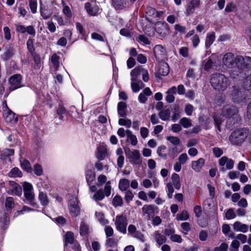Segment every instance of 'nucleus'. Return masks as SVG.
Masks as SVG:
<instances>
[{
	"instance_id": "nucleus-48",
	"label": "nucleus",
	"mask_w": 251,
	"mask_h": 251,
	"mask_svg": "<svg viewBox=\"0 0 251 251\" xmlns=\"http://www.w3.org/2000/svg\"><path fill=\"white\" fill-rule=\"evenodd\" d=\"M14 54V49L13 47H9L8 48L6 51L4 53V58L5 60H8L11 57H12V56Z\"/></svg>"
},
{
	"instance_id": "nucleus-6",
	"label": "nucleus",
	"mask_w": 251,
	"mask_h": 251,
	"mask_svg": "<svg viewBox=\"0 0 251 251\" xmlns=\"http://www.w3.org/2000/svg\"><path fill=\"white\" fill-rule=\"evenodd\" d=\"M155 30L160 39L164 38L169 34V29L166 23L159 22L155 25Z\"/></svg>"
},
{
	"instance_id": "nucleus-5",
	"label": "nucleus",
	"mask_w": 251,
	"mask_h": 251,
	"mask_svg": "<svg viewBox=\"0 0 251 251\" xmlns=\"http://www.w3.org/2000/svg\"><path fill=\"white\" fill-rule=\"evenodd\" d=\"M115 225L117 230L124 234L126 233L127 220L126 216L123 215H117L115 220Z\"/></svg>"
},
{
	"instance_id": "nucleus-20",
	"label": "nucleus",
	"mask_w": 251,
	"mask_h": 251,
	"mask_svg": "<svg viewBox=\"0 0 251 251\" xmlns=\"http://www.w3.org/2000/svg\"><path fill=\"white\" fill-rule=\"evenodd\" d=\"M85 177L88 185L92 184L96 177L95 172L91 169L86 170L85 171Z\"/></svg>"
},
{
	"instance_id": "nucleus-8",
	"label": "nucleus",
	"mask_w": 251,
	"mask_h": 251,
	"mask_svg": "<svg viewBox=\"0 0 251 251\" xmlns=\"http://www.w3.org/2000/svg\"><path fill=\"white\" fill-rule=\"evenodd\" d=\"M10 85L9 89L14 91L22 87V76L19 74H16L11 76L8 80Z\"/></svg>"
},
{
	"instance_id": "nucleus-45",
	"label": "nucleus",
	"mask_w": 251,
	"mask_h": 251,
	"mask_svg": "<svg viewBox=\"0 0 251 251\" xmlns=\"http://www.w3.org/2000/svg\"><path fill=\"white\" fill-rule=\"evenodd\" d=\"M112 204L114 207L121 206L123 204V200L120 196L116 195L112 201Z\"/></svg>"
},
{
	"instance_id": "nucleus-42",
	"label": "nucleus",
	"mask_w": 251,
	"mask_h": 251,
	"mask_svg": "<svg viewBox=\"0 0 251 251\" xmlns=\"http://www.w3.org/2000/svg\"><path fill=\"white\" fill-rule=\"evenodd\" d=\"M40 13L41 15L43 18L45 19H48L51 16V13L49 12L46 9V7L44 6L42 3L40 6Z\"/></svg>"
},
{
	"instance_id": "nucleus-53",
	"label": "nucleus",
	"mask_w": 251,
	"mask_h": 251,
	"mask_svg": "<svg viewBox=\"0 0 251 251\" xmlns=\"http://www.w3.org/2000/svg\"><path fill=\"white\" fill-rule=\"evenodd\" d=\"M236 215V213H235L233 209L230 208L226 211L225 217L226 219L231 220L235 218Z\"/></svg>"
},
{
	"instance_id": "nucleus-18",
	"label": "nucleus",
	"mask_w": 251,
	"mask_h": 251,
	"mask_svg": "<svg viewBox=\"0 0 251 251\" xmlns=\"http://www.w3.org/2000/svg\"><path fill=\"white\" fill-rule=\"evenodd\" d=\"M210 83L214 89L219 91L220 75L218 74H213L210 79Z\"/></svg>"
},
{
	"instance_id": "nucleus-55",
	"label": "nucleus",
	"mask_w": 251,
	"mask_h": 251,
	"mask_svg": "<svg viewBox=\"0 0 251 251\" xmlns=\"http://www.w3.org/2000/svg\"><path fill=\"white\" fill-rule=\"evenodd\" d=\"M167 140L174 145H178L180 143V140L177 137L170 136L167 137Z\"/></svg>"
},
{
	"instance_id": "nucleus-17",
	"label": "nucleus",
	"mask_w": 251,
	"mask_h": 251,
	"mask_svg": "<svg viewBox=\"0 0 251 251\" xmlns=\"http://www.w3.org/2000/svg\"><path fill=\"white\" fill-rule=\"evenodd\" d=\"M117 111L120 117H126L127 115V105L126 103L124 101H120L117 105Z\"/></svg>"
},
{
	"instance_id": "nucleus-40",
	"label": "nucleus",
	"mask_w": 251,
	"mask_h": 251,
	"mask_svg": "<svg viewBox=\"0 0 251 251\" xmlns=\"http://www.w3.org/2000/svg\"><path fill=\"white\" fill-rule=\"evenodd\" d=\"M22 173L21 171L17 167H15L11 169L8 174V176L10 177H22Z\"/></svg>"
},
{
	"instance_id": "nucleus-29",
	"label": "nucleus",
	"mask_w": 251,
	"mask_h": 251,
	"mask_svg": "<svg viewBox=\"0 0 251 251\" xmlns=\"http://www.w3.org/2000/svg\"><path fill=\"white\" fill-rule=\"evenodd\" d=\"M63 6L62 12L63 14L68 18H71L73 16V12L70 7L68 6L64 1H62Z\"/></svg>"
},
{
	"instance_id": "nucleus-37",
	"label": "nucleus",
	"mask_w": 251,
	"mask_h": 251,
	"mask_svg": "<svg viewBox=\"0 0 251 251\" xmlns=\"http://www.w3.org/2000/svg\"><path fill=\"white\" fill-rule=\"evenodd\" d=\"M112 4L117 10L122 9L125 7V0H112Z\"/></svg>"
},
{
	"instance_id": "nucleus-63",
	"label": "nucleus",
	"mask_w": 251,
	"mask_h": 251,
	"mask_svg": "<svg viewBox=\"0 0 251 251\" xmlns=\"http://www.w3.org/2000/svg\"><path fill=\"white\" fill-rule=\"evenodd\" d=\"M194 110V106L191 104H187L185 105L184 111L188 116H191Z\"/></svg>"
},
{
	"instance_id": "nucleus-50",
	"label": "nucleus",
	"mask_w": 251,
	"mask_h": 251,
	"mask_svg": "<svg viewBox=\"0 0 251 251\" xmlns=\"http://www.w3.org/2000/svg\"><path fill=\"white\" fill-rule=\"evenodd\" d=\"M33 42V39L31 38H29L26 42L27 48L31 54H33L35 51Z\"/></svg>"
},
{
	"instance_id": "nucleus-3",
	"label": "nucleus",
	"mask_w": 251,
	"mask_h": 251,
	"mask_svg": "<svg viewBox=\"0 0 251 251\" xmlns=\"http://www.w3.org/2000/svg\"><path fill=\"white\" fill-rule=\"evenodd\" d=\"M24 194L25 201L31 206L37 208V203L35 201L32 185L28 182H24L23 185Z\"/></svg>"
},
{
	"instance_id": "nucleus-58",
	"label": "nucleus",
	"mask_w": 251,
	"mask_h": 251,
	"mask_svg": "<svg viewBox=\"0 0 251 251\" xmlns=\"http://www.w3.org/2000/svg\"><path fill=\"white\" fill-rule=\"evenodd\" d=\"M137 41L139 42L142 43L145 45L150 44V42L148 37L143 35H139L137 37Z\"/></svg>"
},
{
	"instance_id": "nucleus-64",
	"label": "nucleus",
	"mask_w": 251,
	"mask_h": 251,
	"mask_svg": "<svg viewBox=\"0 0 251 251\" xmlns=\"http://www.w3.org/2000/svg\"><path fill=\"white\" fill-rule=\"evenodd\" d=\"M105 244L109 247H112L117 245V242L115 239L108 237L107 238Z\"/></svg>"
},
{
	"instance_id": "nucleus-19",
	"label": "nucleus",
	"mask_w": 251,
	"mask_h": 251,
	"mask_svg": "<svg viewBox=\"0 0 251 251\" xmlns=\"http://www.w3.org/2000/svg\"><path fill=\"white\" fill-rule=\"evenodd\" d=\"M233 165L234 162L232 159H228L226 156L221 158V166H226V169L230 170L233 168Z\"/></svg>"
},
{
	"instance_id": "nucleus-2",
	"label": "nucleus",
	"mask_w": 251,
	"mask_h": 251,
	"mask_svg": "<svg viewBox=\"0 0 251 251\" xmlns=\"http://www.w3.org/2000/svg\"><path fill=\"white\" fill-rule=\"evenodd\" d=\"M88 186L91 192H96L92 197V199L95 201H100L104 198L105 196L108 197L111 194V182L110 181H108L107 182H106L104 190L100 189L97 191V188L96 185H92L90 184Z\"/></svg>"
},
{
	"instance_id": "nucleus-38",
	"label": "nucleus",
	"mask_w": 251,
	"mask_h": 251,
	"mask_svg": "<svg viewBox=\"0 0 251 251\" xmlns=\"http://www.w3.org/2000/svg\"><path fill=\"white\" fill-rule=\"evenodd\" d=\"M5 206L7 211L11 210L15 206V202L12 197H7L5 200Z\"/></svg>"
},
{
	"instance_id": "nucleus-43",
	"label": "nucleus",
	"mask_w": 251,
	"mask_h": 251,
	"mask_svg": "<svg viewBox=\"0 0 251 251\" xmlns=\"http://www.w3.org/2000/svg\"><path fill=\"white\" fill-rule=\"evenodd\" d=\"M59 57L56 53H54L51 56V63L53 64V68L55 70H57L59 67Z\"/></svg>"
},
{
	"instance_id": "nucleus-1",
	"label": "nucleus",
	"mask_w": 251,
	"mask_h": 251,
	"mask_svg": "<svg viewBox=\"0 0 251 251\" xmlns=\"http://www.w3.org/2000/svg\"><path fill=\"white\" fill-rule=\"evenodd\" d=\"M249 129L243 128L232 132L229 137L230 143L234 146H241L247 139Z\"/></svg>"
},
{
	"instance_id": "nucleus-32",
	"label": "nucleus",
	"mask_w": 251,
	"mask_h": 251,
	"mask_svg": "<svg viewBox=\"0 0 251 251\" xmlns=\"http://www.w3.org/2000/svg\"><path fill=\"white\" fill-rule=\"evenodd\" d=\"M172 180L175 188L179 190L181 187L179 175L177 174L174 173L172 176Z\"/></svg>"
},
{
	"instance_id": "nucleus-11",
	"label": "nucleus",
	"mask_w": 251,
	"mask_h": 251,
	"mask_svg": "<svg viewBox=\"0 0 251 251\" xmlns=\"http://www.w3.org/2000/svg\"><path fill=\"white\" fill-rule=\"evenodd\" d=\"M142 209L143 214L147 215L149 219L152 218L158 212V207L152 204H145Z\"/></svg>"
},
{
	"instance_id": "nucleus-54",
	"label": "nucleus",
	"mask_w": 251,
	"mask_h": 251,
	"mask_svg": "<svg viewBox=\"0 0 251 251\" xmlns=\"http://www.w3.org/2000/svg\"><path fill=\"white\" fill-rule=\"evenodd\" d=\"M132 81L131 83V87L133 92H137L140 90V87H139V85L137 84L136 82V78L132 77L131 79Z\"/></svg>"
},
{
	"instance_id": "nucleus-30",
	"label": "nucleus",
	"mask_w": 251,
	"mask_h": 251,
	"mask_svg": "<svg viewBox=\"0 0 251 251\" xmlns=\"http://www.w3.org/2000/svg\"><path fill=\"white\" fill-rule=\"evenodd\" d=\"M171 111L169 109L161 110L158 113L159 118L163 120L167 121L170 118Z\"/></svg>"
},
{
	"instance_id": "nucleus-12",
	"label": "nucleus",
	"mask_w": 251,
	"mask_h": 251,
	"mask_svg": "<svg viewBox=\"0 0 251 251\" xmlns=\"http://www.w3.org/2000/svg\"><path fill=\"white\" fill-rule=\"evenodd\" d=\"M146 13V19L149 22H151L153 18L160 17L163 14L162 11H157L151 7H148Z\"/></svg>"
},
{
	"instance_id": "nucleus-31",
	"label": "nucleus",
	"mask_w": 251,
	"mask_h": 251,
	"mask_svg": "<svg viewBox=\"0 0 251 251\" xmlns=\"http://www.w3.org/2000/svg\"><path fill=\"white\" fill-rule=\"evenodd\" d=\"M215 39L214 32L208 33L205 41V47L206 49L209 48L213 44Z\"/></svg>"
},
{
	"instance_id": "nucleus-16",
	"label": "nucleus",
	"mask_w": 251,
	"mask_h": 251,
	"mask_svg": "<svg viewBox=\"0 0 251 251\" xmlns=\"http://www.w3.org/2000/svg\"><path fill=\"white\" fill-rule=\"evenodd\" d=\"M231 97L233 101L235 103H240L245 100L244 95L238 89L234 88L231 94Z\"/></svg>"
},
{
	"instance_id": "nucleus-7",
	"label": "nucleus",
	"mask_w": 251,
	"mask_h": 251,
	"mask_svg": "<svg viewBox=\"0 0 251 251\" xmlns=\"http://www.w3.org/2000/svg\"><path fill=\"white\" fill-rule=\"evenodd\" d=\"M78 201L76 197H71L69 200V208L73 217H77L80 214V208L78 205Z\"/></svg>"
},
{
	"instance_id": "nucleus-28",
	"label": "nucleus",
	"mask_w": 251,
	"mask_h": 251,
	"mask_svg": "<svg viewBox=\"0 0 251 251\" xmlns=\"http://www.w3.org/2000/svg\"><path fill=\"white\" fill-rule=\"evenodd\" d=\"M170 72L169 67L167 63L162 64L158 69L159 74L163 76L167 75Z\"/></svg>"
},
{
	"instance_id": "nucleus-14",
	"label": "nucleus",
	"mask_w": 251,
	"mask_h": 251,
	"mask_svg": "<svg viewBox=\"0 0 251 251\" xmlns=\"http://www.w3.org/2000/svg\"><path fill=\"white\" fill-rule=\"evenodd\" d=\"M223 62L224 64L228 68L232 67L235 63L237 64L233 54L231 52L227 53L224 56Z\"/></svg>"
},
{
	"instance_id": "nucleus-62",
	"label": "nucleus",
	"mask_w": 251,
	"mask_h": 251,
	"mask_svg": "<svg viewBox=\"0 0 251 251\" xmlns=\"http://www.w3.org/2000/svg\"><path fill=\"white\" fill-rule=\"evenodd\" d=\"M238 60L240 61L241 60H243L244 64L246 63V62H248V63L246 64V67L248 69L251 68V57L246 56L245 58H242L241 57L238 58Z\"/></svg>"
},
{
	"instance_id": "nucleus-34",
	"label": "nucleus",
	"mask_w": 251,
	"mask_h": 251,
	"mask_svg": "<svg viewBox=\"0 0 251 251\" xmlns=\"http://www.w3.org/2000/svg\"><path fill=\"white\" fill-rule=\"evenodd\" d=\"M89 233V227L84 222H81L80 226V234L81 236H85Z\"/></svg>"
},
{
	"instance_id": "nucleus-57",
	"label": "nucleus",
	"mask_w": 251,
	"mask_h": 251,
	"mask_svg": "<svg viewBox=\"0 0 251 251\" xmlns=\"http://www.w3.org/2000/svg\"><path fill=\"white\" fill-rule=\"evenodd\" d=\"M244 87L247 90H251V74L246 78L244 82Z\"/></svg>"
},
{
	"instance_id": "nucleus-10",
	"label": "nucleus",
	"mask_w": 251,
	"mask_h": 251,
	"mask_svg": "<svg viewBox=\"0 0 251 251\" xmlns=\"http://www.w3.org/2000/svg\"><path fill=\"white\" fill-rule=\"evenodd\" d=\"M153 52L156 60L158 62L163 61L167 54L165 49L160 45H157L154 47Z\"/></svg>"
},
{
	"instance_id": "nucleus-35",
	"label": "nucleus",
	"mask_w": 251,
	"mask_h": 251,
	"mask_svg": "<svg viewBox=\"0 0 251 251\" xmlns=\"http://www.w3.org/2000/svg\"><path fill=\"white\" fill-rule=\"evenodd\" d=\"M21 166L24 170L27 173H31L32 171L29 161L26 159H24L22 162H21Z\"/></svg>"
},
{
	"instance_id": "nucleus-59",
	"label": "nucleus",
	"mask_w": 251,
	"mask_h": 251,
	"mask_svg": "<svg viewBox=\"0 0 251 251\" xmlns=\"http://www.w3.org/2000/svg\"><path fill=\"white\" fill-rule=\"evenodd\" d=\"M29 5L32 13H35L37 11V0H30Z\"/></svg>"
},
{
	"instance_id": "nucleus-41",
	"label": "nucleus",
	"mask_w": 251,
	"mask_h": 251,
	"mask_svg": "<svg viewBox=\"0 0 251 251\" xmlns=\"http://www.w3.org/2000/svg\"><path fill=\"white\" fill-rule=\"evenodd\" d=\"M179 124L184 128H189L192 126L191 120L189 118L186 117L181 118L179 121Z\"/></svg>"
},
{
	"instance_id": "nucleus-13",
	"label": "nucleus",
	"mask_w": 251,
	"mask_h": 251,
	"mask_svg": "<svg viewBox=\"0 0 251 251\" xmlns=\"http://www.w3.org/2000/svg\"><path fill=\"white\" fill-rule=\"evenodd\" d=\"M3 117L7 123H16L18 118L15 117V114L9 108H6L3 111Z\"/></svg>"
},
{
	"instance_id": "nucleus-9",
	"label": "nucleus",
	"mask_w": 251,
	"mask_h": 251,
	"mask_svg": "<svg viewBox=\"0 0 251 251\" xmlns=\"http://www.w3.org/2000/svg\"><path fill=\"white\" fill-rule=\"evenodd\" d=\"M220 60L216 54L211 55L204 65V70L208 71L210 69L217 67L219 64Z\"/></svg>"
},
{
	"instance_id": "nucleus-52",
	"label": "nucleus",
	"mask_w": 251,
	"mask_h": 251,
	"mask_svg": "<svg viewBox=\"0 0 251 251\" xmlns=\"http://www.w3.org/2000/svg\"><path fill=\"white\" fill-rule=\"evenodd\" d=\"M106 176L104 175H100L98 177V182L97 185L98 187L101 186L105 183H106L107 181Z\"/></svg>"
},
{
	"instance_id": "nucleus-25",
	"label": "nucleus",
	"mask_w": 251,
	"mask_h": 251,
	"mask_svg": "<svg viewBox=\"0 0 251 251\" xmlns=\"http://www.w3.org/2000/svg\"><path fill=\"white\" fill-rule=\"evenodd\" d=\"M106 151V149L103 146L98 148L97 151L96 153L97 158L99 160L104 159L105 157Z\"/></svg>"
},
{
	"instance_id": "nucleus-51",
	"label": "nucleus",
	"mask_w": 251,
	"mask_h": 251,
	"mask_svg": "<svg viewBox=\"0 0 251 251\" xmlns=\"http://www.w3.org/2000/svg\"><path fill=\"white\" fill-rule=\"evenodd\" d=\"M34 174L37 176H40L43 174V171L42 167L39 164H36L33 166Z\"/></svg>"
},
{
	"instance_id": "nucleus-27",
	"label": "nucleus",
	"mask_w": 251,
	"mask_h": 251,
	"mask_svg": "<svg viewBox=\"0 0 251 251\" xmlns=\"http://www.w3.org/2000/svg\"><path fill=\"white\" fill-rule=\"evenodd\" d=\"M74 241L75 236L74 233L71 231H67L65 235V246H67L68 244H73Z\"/></svg>"
},
{
	"instance_id": "nucleus-22",
	"label": "nucleus",
	"mask_w": 251,
	"mask_h": 251,
	"mask_svg": "<svg viewBox=\"0 0 251 251\" xmlns=\"http://www.w3.org/2000/svg\"><path fill=\"white\" fill-rule=\"evenodd\" d=\"M9 184L12 188V193H14L16 195L20 196L22 193V189L21 186L13 181H9Z\"/></svg>"
},
{
	"instance_id": "nucleus-61",
	"label": "nucleus",
	"mask_w": 251,
	"mask_h": 251,
	"mask_svg": "<svg viewBox=\"0 0 251 251\" xmlns=\"http://www.w3.org/2000/svg\"><path fill=\"white\" fill-rule=\"evenodd\" d=\"M166 149V147L164 145H162L161 146H159L157 151V154L158 155L161 157V158H163L164 159H166L167 158V154L165 153H163L162 152V151L165 150Z\"/></svg>"
},
{
	"instance_id": "nucleus-49",
	"label": "nucleus",
	"mask_w": 251,
	"mask_h": 251,
	"mask_svg": "<svg viewBox=\"0 0 251 251\" xmlns=\"http://www.w3.org/2000/svg\"><path fill=\"white\" fill-rule=\"evenodd\" d=\"M118 123L121 126L130 127L131 126V121L128 119L121 118L119 120Z\"/></svg>"
},
{
	"instance_id": "nucleus-44",
	"label": "nucleus",
	"mask_w": 251,
	"mask_h": 251,
	"mask_svg": "<svg viewBox=\"0 0 251 251\" xmlns=\"http://www.w3.org/2000/svg\"><path fill=\"white\" fill-rule=\"evenodd\" d=\"M67 112L66 108L61 104H59L58 107L56 109V113L59 116V119L63 120V115H65Z\"/></svg>"
},
{
	"instance_id": "nucleus-46",
	"label": "nucleus",
	"mask_w": 251,
	"mask_h": 251,
	"mask_svg": "<svg viewBox=\"0 0 251 251\" xmlns=\"http://www.w3.org/2000/svg\"><path fill=\"white\" fill-rule=\"evenodd\" d=\"M144 68L141 67H135L132 70L130 73L131 76L133 78L137 77L140 74H142Z\"/></svg>"
},
{
	"instance_id": "nucleus-56",
	"label": "nucleus",
	"mask_w": 251,
	"mask_h": 251,
	"mask_svg": "<svg viewBox=\"0 0 251 251\" xmlns=\"http://www.w3.org/2000/svg\"><path fill=\"white\" fill-rule=\"evenodd\" d=\"M240 243L237 240H234L230 245V251H238Z\"/></svg>"
},
{
	"instance_id": "nucleus-24",
	"label": "nucleus",
	"mask_w": 251,
	"mask_h": 251,
	"mask_svg": "<svg viewBox=\"0 0 251 251\" xmlns=\"http://www.w3.org/2000/svg\"><path fill=\"white\" fill-rule=\"evenodd\" d=\"M226 109L227 110L226 113H225L224 110L223 111V113L224 115L229 117L227 120L228 122H231L233 119L238 118V115L235 114L237 111L236 109L229 110L228 108H226Z\"/></svg>"
},
{
	"instance_id": "nucleus-26",
	"label": "nucleus",
	"mask_w": 251,
	"mask_h": 251,
	"mask_svg": "<svg viewBox=\"0 0 251 251\" xmlns=\"http://www.w3.org/2000/svg\"><path fill=\"white\" fill-rule=\"evenodd\" d=\"M154 238L157 244L160 246L165 243L167 241V238L165 235L161 234L158 231L154 233Z\"/></svg>"
},
{
	"instance_id": "nucleus-33",
	"label": "nucleus",
	"mask_w": 251,
	"mask_h": 251,
	"mask_svg": "<svg viewBox=\"0 0 251 251\" xmlns=\"http://www.w3.org/2000/svg\"><path fill=\"white\" fill-rule=\"evenodd\" d=\"M129 187V181L126 178L122 179L119 181V188L122 191H126Z\"/></svg>"
},
{
	"instance_id": "nucleus-60",
	"label": "nucleus",
	"mask_w": 251,
	"mask_h": 251,
	"mask_svg": "<svg viewBox=\"0 0 251 251\" xmlns=\"http://www.w3.org/2000/svg\"><path fill=\"white\" fill-rule=\"evenodd\" d=\"M174 28L176 33L179 32L181 34H184L186 32V27L182 26L179 24L175 25Z\"/></svg>"
},
{
	"instance_id": "nucleus-23",
	"label": "nucleus",
	"mask_w": 251,
	"mask_h": 251,
	"mask_svg": "<svg viewBox=\"0 0 251 251\" xmlns=\"http://www.w3.org/2000/svg\"><path fill=\"white\" fill-rule=\"evenodd\" d=\"M204 164V159L201 158L192 162V167L196 172H199Z\"/></svg>"
},
{
	"instance_id": "nucleus-4",
	"label": "nucleus",
	"mask_w": 251,
	"mask_h": 251,
	"mask_svg": "<svg viewBox=\"0 0 251 251\" xmlns=\"http://www.w3.org/2000/svg\"><path fill=\"white\" fill-rule=\"evenodd\" d=\"M126 157L129 159V162L134 165H141L142 160L141 158V155L139 151L137 150H134L131 151L129 149L125 150Z\"/></svg>"
},
{
	"instance_id": "nucleus-15",
	"label": "nucleus",
	"mask_w": 251,
	"mask_h": 251,
	"mask_svg": "<svg viewBox=\"0 0 251 251\" xmlns=\"http://www.w3.org/2000/svg\"><path fill=\"white\" fill-rule=\"evenodd\" d=\"M232 227L233 230L236 232L246 233L249 230V226L247 225L243 224L239 221L235 222L232 225Z\"/></svg>"
},
{
	"instance_id": "nucleus-21",
	"label": "nucleus",
	"mask_w": 251,
	"mask_h": 251,
	"mask_svg": "<svg viewBox=\"0 0 251 251\" xmlns=\"http://www.w3.org/2000/svg\"><path fill=\"white\" fill-rule=\"evenodd\" d=\"M85 8L88 13L91 16H95L99 12V7L97 6H92L89 2L85 4Z\"/></svg>"
},
{
	"instance_id": "nucleus-36",
	"label": "nucleus",
	"mask_w": 251,
	"mask_h": 251,
	"mask_svg": "<svg viewBox=\"0 0 251 251\" xmlns=\"http://www.w3.org/2000/svg\"><path fill=\"white\" fill-rule=\"evenodd\" d=\"M38 199L43 206H47L49 204L48 197L46 193L40 192L39 194Z\"/></svg>"
},
{
	"instance_id": "nucleus-47",
	"label": "nucleus",
	"mask_w": 251,
	"mask_h": 251,
	"mask_svg": "<svg viewBox=\"0 0 251 251\" xmlns=\"http://www.w3.org/2000/svg\"><path fill=\"white\" fill-rule=\"evenodd\" d=\"M189 217V215L187 211L183 210V211L179 214H177L176 219L178 221L186 220Z\"/></svg>"
},
{
	"instance_id": "nucleus-39",
	"label": "nucleus",
	"mask_w": 251,
	"mask_h": 251,
	"mask_svg": "<svg viewBox=\"0 0 251 251\" xmlns=\"http://www.w3.org/2000/svg\"><path fill=\"white\" fill-rule=\"evenodd\" d=\"M230 227L228 225L225 224L222 226V231L226 236L231 238H234V234L233 232H230Z\"/></svg>"
}]
</instances>
